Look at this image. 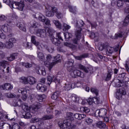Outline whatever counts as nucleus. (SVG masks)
Listing matches in <instances>:
<instances>
[{
  "label": "nucleus",
  "instance_id": "obj_63",
  "mask_svg": "<svg viewBox=\"0 0 129 129\" xmlns=\"http://www.w3.org/2000/svg\"><path fill=\"white\" fill-rule=\"evenodd\" d=\"M85 122L87 123V124H90L93 122V120L90 119V118H87L85 119Z\"/></svg>",
  "mask_w": 129,
  "mask_h": 129
},
{
  "label": "nucleus",
  "instance_id": "obj_5",
  "mask_svg": "<svg viewBox=\"0 0 129 129\" xmlns=\"http://www.w3.org/2000/svg\"><path fill=\"white\" fill-rule=\"evenodd\" d=\"M81 28H79V30H77L76 32V38L74 39L73 40L74 44H76V45H77L79 41L81 39Z\"/></svg>",
  "mask_w": 129,
  "mask_h": 129
},
{
  "label": "nucleus",
  "instance_id": "obj_3",
  "mask_svg": "<svg viewBox=\"0 0 129 129\" xmlns=\"http://www.w3.org/2000/svg\"><path fill=\"white\" fill-rule=\"evenodd\" d=\"M11 7L13 9H17L19 11H23L25 7V4L23 1H21L20 2H14L12 3Z\"/></svg>",
  "mask_w": 129,
  "mask_h": 129
},
{
  "label": "nucleus",
  "instance_id": "obj_61",
  "mask_svg": "<svg viewBox=\"0 0 129 129\" xmlns=\"http://www.w3.org/2000/svg\"><path fill=\"white\" fill-rule=\"evenodd\" d=\"M5 48H7V42L5 44L3 42L0 41V49H5Z\"/></svg>",
  "mask_w": 129,
  "mask_h": 129
},
{
  "label": "nucleus",
  "instance_id": "obj_58",
  "mask_svg": "<svg viewBox=\"0 0 129 129\" xmlns=\"http://www.w3.org/2000/svg\"><path fill=\"white\" fill-rule=\"evenodd\" d=\"M7 97L8 98H13L14 97H16V95L12 94V93H8L6 94Z\"/></svg>",
  "mask_w": 129,
  "mask_h": 129
},
{
  "label": "nucleus",
  "instance_id": "obj_30",
  "mask_svg": "<svg viewBox=\"0 0 129 129\" xmlns=\"http://www.w3.org/2000/svg\"><path fill=\"white\" fill-rule=\"evenodd\" d=\"M60 95V92L56 91L53 93V94L51 96L52 99H54V100H56L59 97V95Z\"/></svg>",
  "mask_w": 129,
  "mask_h": 129
},
{
  "label": "nucleus",
  "instance_id": "obj_54",
  "mask_svg": "<svg viewBox=\"0 0 129 129\" xmlns=\"http://www.w3.org/2000/svg\"><path fill=\"white\" fill-rule=\"evenodd\" d=\"M43 23L46 26H48V27H51V21L48 19H45V20H44Z\"/></svg>",
  "mask_w": 129,
  "mask_h": 129
},
{
  "label": "nucleus",
  "instance_id": "obj_12",
  "mask_svg": "<svg viewBox=\"0 0 129 129\" xmlns=\"http://www.w3.org/2000/svg\"><path fill=\"white\" fill-rule=\"evenodd\" d=\"M31 42L32 44H34V45L37 47V49H38V50H41V48H42V47L41 46V45H40V42L36 41V37L34 35L31 36Z\"/></svg>",
  "mask_w": 129,
  "mask_h": 129
},
{
  "label": "nucleus",
  "instance_id": "obj_26",
  "mask_svg": "<svg viewBox=\"0 0 129 129\" xmlns=\"http://www.w3.org/2000/svg\"><path fill=\"white\" fill-rule=\"evenodd\" d=\"M52 43L55 45V46H59L61 44V41L58 39L57 38L54 37L51 39Z\"/></svg>",
  "mask_w": 129,
  "mask_h": 129
},
{
  "label": "nucleus",
  "instance_id": "obj_7",
  "mask_svg": "<svg viewBox=\"0 0 129 129\" xmlns=\"http://www.w3.org/2000/svg\"><path fill=\"white\" fill-rule=\"evenodd\" d=\"M24 126H26V123L21 121L19 122V124L15 123L12 125V129H23Z\"/></svg>",
  "mask_w": 129,
  "mask_h": 129
},
{
  "label": "nucleus",
  "instance_id": "obj_38",
  "mask_svg": "<svg viewBox=\"0 0 129 129\" xmlns=\"http://www.w3.org/2000/svg\"><path fill=\"white\" fill-rule=\"evenodd\" d=\"M37 57L39 58L40 60H44L45 59V56H44V54L42 53V52L37 51Z\"/></svg>",
  "mask_w": 129,
  "mask_h": 129
},
{
  "label": "nucleus",
  "instance_id": "obj_48",
  "mask_svg": "<svg viewBox=\"0 0 129 129\" xmlns=\"http://www.w3.org/2000/svg\"><path fill=\"white\" fill-rule=\"evenodd\" d=\"M69 8L70 9V12L73 13V14H76V7H72L71 6H69Z\"/></svg>",
  "mask_w": 129,
  "mask_h": 129
},
{
  "label": "nucleus",
  "instance_id": "obj_44",
  "mask_svg": "<svg viewBox=\"0 0 129 129\" xmlns=\"http://www.w3.org/2000/svg\"><path fill=\"white\" fill-rule=\"evenodd\" d=\"M88 55L86 54H83L81 56H75V58L76 59V60H79V61H81L83 58H86L87 57Z\"/></svg>",
  "mask_w": 129,
  "mask_h": 129
},
{
  "label": "nucleus",
  "instance_id": "obj_50",
  "mask_svg": "<svg viewBox=\"0 0 129 129\" xmlns=\"http://www.w3.org/2000/svg\"><path fill=\"white\" fill-rule=\"evenodd\" d=\"M123 35V32H119L115 34V37L113 39H118V38H121Z\"/></svg>",
  "mask_w": 129,
  "mask_h": 129
},
{
  "label": "nucleus",
  "instance_id": "obj_17",
  "mask_svg": "<svg viewBox=\"0 0 129 129\" xmlns=\"http://www.w3.org/2000/svg\"><path fill=\"white\" fill-rule=\"evenodd\" d=\"M74 75H76V76L81 77V78H84V77H85V74H84V73L78 70L74 71Z\"/></svg>",
  "mask_w": 129,
  "mask_h": 129
},
{
  "label": "nucleus",
  "instance_id": "obj_28",
  "mask_svg": "<svg viewBox=\"0 0 129 129\" xmlns=\"http://www.w3.org/2000/svg\"><path fill=\"white\" fill-rule=\"evenodd\" d=\"M52 23L55 24V26L57 29H62V24L58 20H52Z\"/></svg>",
  "mask_w": 129,
  "mask_h": 129
},
{
  "label": "nucleus",
  "instance_id": "obj_8",
  "mask_svg": "<svg viewBox=\"0 0 129 129\" xmlns=\"http://www.w3.org/2000/svg\"><path fill=\"white\" fill-rule=\"evenodd\" d=\"M77 68L80 70H82L85 73H91V71H90V69L85 66L82 65L81 63H79L77 65Z\"/></svg>",
  "mask_w": 129,
  "mask_h": 129
},
{
  "label": "nucleus",
  "instance_id": "obj_23",
  "mask_svg": "<svg viewBox=\"0 0 129 129\" xmlns=\"http://www.w3.org/2000/svg\"><path fill=\"white\" fill-rule=\"evenodd\" d=\"M22 108L25 112H31V107H29L27 104H22Z\"/></svg>",
  "mask_w": 129,
  "mask_h": 129
},
{
  "label": "nucleus",
  "instance_id": "obj_14",
  "mask_svg": "<svg viewBox=\"0 0 129 129\" xmlns=\"http://www.w3.org/2000/svg\"><path fill=\"white\" fill-rule=\"evenodd\" d=\"M0 88L3 89V90H12L13 86L10 83H6L2 86H0Z\"/></svg>",
  "mask_w": 129,
  "mask_h": 129
},
{
  "label": "nucleus",
  "instance_id": "obj_64",
  "mask_svg": "<svg viewBox=\"0 0 129 129\" xmlns=\"http://www.w3.org/2000/svg\"><path fill=\"white\" fill-rule=\"evenodd\" d=\"M3 2L8 6H10L11 8H12V3H14V2H11V0H3Z\"/></svg>",
  "mask_w": 129,
  "mask_h": 129
},
{
  "label": "nucleus",
  "instance_id": "obj_37",
  "mask_svg": "<svg viewBox=\"0 0 129 129\" xmlns=\"http://www.w3.org/2000/svg\"><path fill=\"white\" fill-rule=\"evenodd\" d=\"M37 98L41 102V101H43L46 98V95L44 94L43 95H37Z\"/></svg>",
  "mask_w": 129,
  "mask_h": 129
},
{
  "label": "nucleus",
  "instance_id": "obj_42",
  "mask_svg": "<svg viewBox=\"0 0 129 129\" xmlns=\"http://www.w3.org/2000/svg\"><path fill=\"white\" fill-rule=\"evenodd\" d=\"M56 14V17L57 19H62L63 18V14L59 11H58V9L56 8V12L54 13Z\"/></svg>",
  "mask_w": 129,
  "mask_h": 129
},
{
  "label": "nucleus",
  "instance_id": "obj_22",
  "mask_svg": "<svg viewBox=\"0 0 129 129\" xmlns=\"http://www.w3.org/2000/svg\"><path fill=\"white\" fill-rule=\"evenodd\" d=\"M96 126L97 127H99V128H104L106 125L103 121H99L95 123Z\"/></svg>",
  "mask_w": 129,
  "mask_h": 129
},
{
  "label": "nucleus",
  "instance_id": "obj_18",
  "mask_svg": "<svg viewBox=\"0 0 129 129\" xmlns=\"http://www.w3.org/2000/svg\"><path fill=\"white\" fill-rule=\"evenodd\" d=\"M36 88L39 91H41V92H45V91H47V89L45 87V86L41 83L37 84Z\"/></svg>",
  "mask_w": 129,
  "mask_h": 129
},
{
  "label": "nucleus",
  "instance_id": "obj_56",
  "mask_svg": "<svg viewBox=\"0 0 129 129\" xmlns=\"http://www.w3.org/2000/svg\"><path fill=\"white\" fill-rule=\"evenodd\" d=\"M98 0H92V5H93V7L95 8H97V7H98L99 4H98Z\"/></svg>",
  "mask_w": 129,
  "mask_h": 129
},
{
  "label": "nucleus",
  "instance_id": "obj_53",
  "mask_svg": "<svg viewBox=\"0 0 129 129\" xmlns=\"http://www.w3.org/2000/svg\"><path fill=\"white\" fill-rule=\"evenodd\" d=\"M62 27H63V31H66V30H69L70 28H71V26H70L69 25L66 24V23H63L62 24Z\"/></svg>",
  "mask_w": 129,
  "mask_h": 129
},
{
  "label": "nucleus",
  "instance_id": "obj_43",
  "mask_svg": "<svg viewBox=\"0 0 129 129\" xmlns=\"http://www.w3.org/2000/svg\"><path fill=\"white\" fill-rule=\"evenodd\" d=\"M62 33L61 32H56V38H57V40L60 41V42L63 41V39L62 38Z\"/></svg>",
  "mask_w": 129,
  "mask_h": 129
},
{
  "label": "nucleus",
  "instance_id": "obj_57",
  "mask_svg": "<svg viewBox=\"0 0 129 129\" xmlns=\"http://www.w3.org/2000/svg\"><path fill=\"white\" fill-rule=\"evenodd\" d=\"M119 91L122 95H125V94H126V92L125 91V89H124V88H121L119 89Z\"/></svg>",
  "mask_w": 129,
  "mask_h": 129
},
{
  "label": "nucleus",
  "instance_id": "obj_46",
  "mask_svg": "<svg viewBox=\"0 0 129 129\" xmlns=\"http://www.w3.org/2000/svg\"><path fill=\"white\" fill-rule=\"evenodd\" d=\"M16 57H17V53H13L11 55L10 57L8 58V60L11 61H14L16 59Z\"/></svg>",
  "mask_w": 129,
  "mask_h": 129
},
{
  "label": "nucleus",
  "instance_id": "obj_9",
  "mask_svg": "<svg viewBox=\"0 0 129 129\" xmlns=\"http://www.w3.org/2000/svg\"><path fill=\"white\" fill-rule=\"evenodd\" d=\"M111 6H112V7L117 6L118 8H122V6H123V1L122 0H113L111 2Z\"/></svg>",
  "mask_w": 129,
  "mask_h": 129
},
{
  "label": "nucleus",
  "instance_id": "obj_55",
  "mask_svg": "<svg viewBox=\"0 0 129 129\" xmlns=\"http://www.w3.org/2000/svg\"><path fill=\"white\" fill-rule=\"evenodd\" d=\"M20 80L22 82L25 83V84H28V78H26V77H22L20 78Z\"/></svg>",
  "mask_w": 129,
  "mask_h": 129
},
{
  "label": "nucleus",
  "instance_id": "obj_10",
  "mask_svg": "<svg viewBox=\"0 0 129 129\" xmlns=\"http://www.w3.org/2000/svg\"><path fill=\"white\" fill-rule=\"evenodd\" d=\"M46 29H38L36 33L37 36L40 38H45L46 36Z\"/></svg>",
  "mask_w": 129,
  "mask_h": 129
},
{
  "label": "nucleus",
  "instance_id": "obj_60",
  "mask_svg": "<svg viewBox=\"0 0 129 129\" xmlns=\"http://www.w3.org/2000/svg\"><path fill=\"white\" fill-rule=\"evenodd\" d=\"M24 117L25 118H31V117H32V115L30 112H25Z\"/></svg>",
  "mask_w": 129,
  "mask_h": 129
},
{
  "label": "nucleus",
  "instance_id": "obj_31",
  "mask_svg": "<svg viewBox=\"0 0 129 129\" xmlns=\"http://www.w3.org/2000/svg\"><path fill=\"white\" fill-rule=\"evenodd\" d=\"M71 99L72 101H73V102H75L76 103L79 101V98H78V97H77V95L75 94H73L72 95Z\"/></svg>",
  "mask_w": 129,
  "mask_h": 129
},
{
  "label": "nucleus",
  "instance_id": "obj_41",
  "mask_svg": "<svg viewBox=\"0 0 129 129\" xmlns=\"http://www.w3.org/2000/svg\"><path fill=\"white\" fill-rule=\"evenodd\" d=\"M64 38L67 41H69V39L72 38V34L66 32L64 34Z\"/></svg>",
  "mask_w": 129,
  "mask_h": 129
},
{
  "label": "nucleus",
  "instance_id": "obj_45",
  "mask_svg": "<svg viewBox=\"0 0 129 129\" xmlns=\"http://www.w3.org/2000/svg\"><path fill=\"white\" fill-rule=\"evenodd\" d=\"M45 31L46 32H47V33H48V34H49V35H52V34H53V33H54V29H53L52 28V27H46L45 28Z\"/></svg>",
  "mask_w": 129,
  "mask_h": 129
},
{
  "label": "nucleus",
  "instance_id": "obj_52",
  "mask_svg": "<svg viewBox=\"0 0 129 129\" xmlns=\"http://www.w3.org/2000/svg\"><path fill=\"white\" fill-rule=\"evenodd\" d=\"M53 80V78L51 76H48L47 78V83L48 85H50Z\"/></svg>",
  "mask_w": 129,
  "mask_h": 129
},
{
  "label": "nucleus",
  "instance_id": "obj_20",
  "mask_svg": "<svg viewBox=\"0 0 129 129\" xmlns=\"http://www.w3.org/2000/svg\"><path fill=\"white\" fill-rule=\"evenodd\" d=\"M74 116H75V118H76V119L81 120V119H83V118H85V117H86V114H80V113H75L74 114Z\"/></svg>",
  "mask_w": 129,
  "mask_h": 129
},
{
  "label": "nucleus",
  "instance_id": "obj_39",
  "mask_svg": "<svg viewBox=\"0 0 129 129\" xmlns=\"http://www.w3.org/2000/svg\"><path fill=\"white\" fill-rule=\"evenodd\" d=\"M36 19H38L39 21L40 22H42V23H44L45 22V20H46V17L45 16L40 15L39 16L35 17Z\"/></svg>",
  "mask_w": 129,
  "mask_h": 129
},
{
  "label": "nucleus",
  "instance_id": "obj_19",
  "mask_svg": "<svg viewBox=\"0 0 129 129\" xmlns=\"http://www.w3.org/2000/svg\"><path fill=\"white\" fill-rule=\"evenodd\" d=\"M27 81H28V83L30 84V85H33L37 82V80L35 79L34 77L32 76H29L27 77Z\"/></svg>",
  "mask_w": 129,
  "mask_h": 129
},
{
  "label": "nucleus",
  "instance_id": "obj_24",
  "mask_svg": "<svg viewBox=\"0 0 129 129\" xmlns=\"http://www.w3.org/2000/svg\"><path fill=\"white\" fill-rule=\"evenodd\" d=\"M0 129H11V125L9 123H0Z\"/></svg>",
  "mask_w": 129,
  "mask_h": 129
},
{
  "label": "nucleus",
  "instance_id": "obj_25",
  "mask_svg": "<svg viewBox=\"0 0 129 129\" xmlns=\"http://www.w3.org/2000/svg\"><path fill=\"white\" fill-rule=\"evenodd\" d=\"M115 83L116 84V87H121L124 85V83L122 81L116 79L115 80Z\"/></svg>",
  "mask_w": 129,
  "mask_h": 129
},
{
  "label": "nucleus",
  "instance_id": "obj_49",
  "mask_svg": "<svg viewBox=\"0 0 129 129\" xmlns=\"http://www.w3.org/2000/svg\"><path fill=\"white\" fill-rule=\"evenodd\" d=\"M9 64V62L6 60H2L0 61V66L4 67V68H6V66Z\"/></svg>",
  "mask_w": 129,
  "mask_h": 129
},
{
  "label": "nucleus",
  "instance_id": "obj_21",
  "mask_svg": "<svg viewBox=\"0 0 129 129\" xmlns=\"http://www.w3.org/2000/svg\"><path fill=\"white\" fill-rule=\"evenodd\" d=\"M17 27H19V29H20L21 31H23V32H26V31H27L26 24H25V23L21 22L18 23Z\"/></svg>",
  "mask_w": 129,
  "mask_h": 129
},
{
  "label": "nucleus",
  "instance_id": "obj_33",
  "mask_svg": "<svg viewBox=\"0 0 129 129\" xmlns=\"http://www.w3.org/2000/svg\"><path fill=\"white\" fill-rule=\"evenodd\" d=\"M20 66H23V67H25L26 68H31L32 66H33L32 64L26 63V62H21L20 63Z\"/></svg>",
  "mask_w": 129,
  "mask_h": 129
},
{
  "label": "nucleus",
  "instance_id": "obj_11",
  "mask_svg": "<svg viewBox=\"0 0 129 129\" xmlns=\"http://www.w3.org/2000/svg\"><path fill=\"white\" fill-rule=\"evenodd\" d=\"M19 93H21L22 94V99L24 101L27 100V98L28 97V95H27V90H24L23 89H18Z\"/></svg>",
  "mask_w": 129,
  "mask_h": 129
},
{
  "label": "nucleus",
  "instance_id": "obj_35",
  "mask_svg": "<svg viewBox=\"0 0 129 129\" xmlns=\"http://www.w3.org/2000/svg\"><path fill=\"white\" fill-rule=\"evenodd\" d=\"M41 107V104H40V103H38L36 105L32 107V110H34V111H38V109H40Z\"/></svg>",
  "mask_w": 129,
  "mask_h": 129
},
{
  "label": "nucleus",
  "instance_id": "obj_4",
  "mask_svg": "<svg viewBox=\"0 0 129 129\" xmlns=\"http://www.w3.org/2000/svg\"><path fill=\"white\" fill-rule=\"evenodd\" d=\"M10 26L8 24H5L2 26V29L5 33H8L7 36L8 38H11V37H13V34H12V29H10Z\"/></svg>",
  "mask_w": 129,
  "mask_h": 129
},
{
  "label": "nucleus",
  "instance_id": "obj_36",
  "mask_svg": "<svg viewBox=\"0 0 129 129\" xmlns=\"http://www.w3.org/2000/svg\"><path fill=\"white\" fill-rule=\"evenodd\" d=\"M74 116V114L72 112H68L67 113V117L68 119L70 120H73L74 119V118L73 117Z\"/></svg>",
  "mask_w": 129,
  "mask_h": 129
},
{
  "label": "nucleus",
  "instance_id": "obj_62",
  "mask_svg": "<svg viewBox=\"0 0 129 129\" xmlns=\"http://www.w3.org/2000/svg\"><path fill=\"white\" fill-rule=\"evenodd\" d=\"M91 91L92 92V93H95L96 95H98V90L94 88H92L91 89Z\"/></svg>",
  "mask_w": 129,
  "mask_h": 129
},
{
  "label": "nucleus",
  "instance_id": "obj_29",
  "mask_svg": "<svg viewBox=\"0 0 129 129\" xmlns=\"http://www.w3.org/2000/svg\"><path fill=\"white\" fill-rule=\"evenodd\" d=\"M111 75H112V70H109L106 78V81H109L111 79Z\"/></svg>",
  "mask_w": 129,
  "mask_h": 129
},
{
  "label": "nucleus",
  "instance_id": "obj_2",
  "mask_svg": "<svg viewBox=\"0 0 129 129\" xmlns=\"http://www.w3.org/2000/svg\"><path fill=\"white\" fill-rule=\"evenodd\" d=\"M46 16V17H54V14L57 12V8L50 5H47L45 7Z\"/></svg>",
  "mask_w": 129,
  "mask_h": 129
},
{
  "label": "nucleus",
  "instance_id": "obj_1",
  "mask_svg": "<svg viewBox=\"0 0 129 129\" xmlns=\"http://www.w3.org/2000/svg\"><path fill=\"white\" fill-rule=\"evenodd\" d=\"M46 59V60L44 61V65L48 68L49 71H51L52 68H53V66L57 64V61L50 63V61L53 60V57L51 54H47Z\"/></svg>",
  "mask_w": 129,
  "mask_h": 129
},
{
  "label": "nucleus",
  "instance_id": "obj_51",
  "mask_svg": "<svg viewBox=\"0 0 129 129\" xmlns=\"http://www.w3.org/2000/svg\"><path fill=\"white\" fill-rule=\"evenodd\" d=\"M54 118V116L53 115H45L42 118L43 120H47V119H52Z\"/></svg>",
  "mask_w": 129,
  "mask_h": 129
},
{
  "label": "nucleus",
  "instance_id": "obj_47",
  "mask_svg": "<svg viewBox=\"0 0 129 129\" xmlns=\"http://www.w3.org/2000/svg\"><path fill=\"white\" fill-rule=\"evenodd\" d=\"M85 101H87L89 104L91 105V104L93 103H95V101H94V98H89L87 100H85Z\"/></svg>",
  "mask_w": 129,
  "mask_h": 129
},
{
  "label": "nucleus",
  "instance_id": "obj_16",
  "mask_svg": "<svg viewBox=\"0 0 129 129\" xmlns=\"http://www.w3.org/2000/svg\"><path fill=\"white\" fill-rule=\"evenodd\" d=\"M63 87L65 90L68 91V90H70L72 88H75V84L72 83H68L65 84Z\"/></svg>",
  "mask_w": 129,
  "mask_h": 129
},
{
  "label": "nucleus",
  "instance_id": "obj_59",
  "mask_svg": "<svg viewBox=\"0 0 129 129\" xmlns=\"http://www.w3.org/2000/svg\"><path fill=\"white\" fill-rule=\"evenodd\" d=\"M128 22H129V16H127L124 20L123 26H127V25H128Z\"/></svg>",
  "mask_w": 129,
  "mask_h": 129
},
{
  "label": "nucleus",
  "instance_id": "obj_34",
  "mask_svg": "<svg viewBox=\"0 0 129 129\" xmlns=\"http://www.w3.org/2000/svg\"><path fill=\"white\" fill-rule=\"evenodd\" d=\"M113 51H114V48L110 46L107 47V55H109V54H112Z\"/></svg>",
  "mask_w": 129,
  "mask_h": 129
},
{
  "label": "nucleus",
  "instance_id": "obj_15",
  "mask_svg": "<svg viewBox=\"0 0 129 129\" xmlns=\"http://www.w3.org/2000/svg\"><path fill=\"white\" fill-rule=\"evenodd\" d=\"M96 113H98L99 116L100 117H104L106 115V110L105 109H101L100 110H97L96 111Z\"/></svg>",
  "mask_w": 129,
  "mask_h": 129
},
{
  "label": "nucleus",
  "instance_id": "obj_40",
  "mask_svg": "<svg viewBox=\"0 0 129 129\" xmlns=\"http://www.w3.org/2000/svg\"><path fill=\"white\" fill-rule=\"evenodd\" d=\"M80 110L82 112H85L88 113L90 111V109L86 107H81Z\"/></svg>",
  "mask_w": 129,
  "mask_h": 129
},
{
  "label": "nucleus",
  "instance_id": "obj_32",
  "mask_svg": "<svg viewBox=\"0 0 129 129\" xmlns=\"http://www.w3.org/2000/svg\"><path fill=\"white\" fill-rule=\"evenodd\" d=\"M36 73L37 74H41V75H43V76H45L46 74L45 69L40 70L39 68H38V69H36Z\"/></svg>",
  "mask_w": 129,
  "mask_h": 129
},
{
  "label": "nucleus",
  "instance_id": "obj_27",
  "mask_svg": "<svg viewBox=\"0 0 129 129\" xmlns=\"http://www.w3.org/2000/svg\"><path fill=\"white\" fill-rule=\"evenodd\" d=\"M64 45L67 47H69L70 48H71V49H73V50H75L76 49H77V45H75L70 43L64 42Z\"/></svg>",
  "mask_w": 129,
  "mask_h": 129
},
{
  "label": "nucleus",
  "instance_id": "obj_6",
  "mask_svg": "<svg viewBox=\"0 0 129 129\" xmlns=\"http://www.w3.org/2000/svg\"><path fill=\"white\" fill-rule=\"evenodd\" d=\"M17 42V40L15 38H11L6 42L7 49H12L14 47V44Z\"/></svg>",
  "mask_w": 129,
  "mask_h": 129
},
{
  "label": "nucleus",
  "instance_id": "obj_13",
  "mask_svg": "<svg viewBox=\"0 0 129 129\" xmlns=\"http://www.w3.org/2000/svg\"><path fill=\"white\" fill-rule=\"evenodd\" d=\"M65 66H66L67 70H68L69 72H71V71H73V70H74V66H73V62L67 61L65 63Z\"/></svg>",
  "mask_w": 129,
  "mask_h": 129
}]
</instances>
